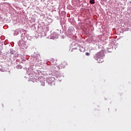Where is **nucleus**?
<instances>
[{
    "instance_id": "1",
    "label": "nucleus",
    "mask_w": 131,
    "mask_h": 131,
    "mask_svg": "<svg viewBox=\"0 0 131 131\" xmlns=\"http://www.w3.org/2000/svg\"><path fill=\"white\" fill-rule=\"evenodd\" d=\"M90 3L91 5H94L95 4V0H90Z\"/></svg>"
},
{
    "instance_id": "2",
    "label": "nucleus",
    "mask_w": 131,
    "mask_h": 131,
    "mask_svg": "<svg viewBox=\"0 0 131 131\" xmlns=\"http://www.w3.org/2000/svg\"><path fill=\"white\" fill-rule=\"evenodd\" d=\"M96 58H100V52L97 53L96 54Z\"/></svg>"
},
{
    "instance_id": "3",
    "label": "nucleus",
    "mask_w": 131,
    "mask_h": 131,
    "mask_svg": "<svg viewBox=\"0 0 131 131\" xmlns=\"http://www.w3.org/2000/svg\"><path fill=\"white\" fill-rule=\"evenodd\" d=\"M85 55L86 56H90V53H89V52H86L85 53Z\"/></svg>"
}]
</instances>
